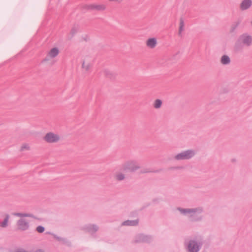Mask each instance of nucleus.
<instances>
[{"mask_svg": "<svg viewBox=\"0 0 252 252\" xmlns=\"http://www.w3.org/2000/svg\"><path fill=\"white\" fill-rule=\"evenodd\" d=\"M252 45V36L248 33H243L239 37L237 41L235 44V47L236 48H238L241 45L249 47L251 46Z\"/></svg>", "mask_w": 252, "mask_h": 252, "instance_id": "nucleus-1", "label": "nucleus"}, {"mask_svg": "<svg viewBox=\"0 0 252 252\" xmlns=\"http://www.w3.org/2000/svg\"><path fill=\"white\" fill-rule=\"evenodd\" d=\"M61 139V138L60 134L53 131L46 132L43 137V141L48 144L58 143Z\"/></svg>", "mask_w": 252, "mask_h": 252, "instance_id": "nucleus-2", "label": "nucleus"}, {"mask_svg": "<svg viewBox=\"0 0 252 252\" xmlns=\"http://www.w3.org/2000/svg\"><path fill=\"white\" fill-rule=\"evenodd\" d=\"M14 215L22 218L17 222L18 228L22 230L27 229L29 226V221L23 218V217H27L28 215L26 214L16 213L14 214Z\"/></svg>", "mask_w": 252, "mask_h": 252, "instance_id": "nucleus-3", "label": "nucleus"}, {"mask_svg": "<svg viewBox=\"0 0 252 252\" xmlns=\"http://www.w3.org/2000/svg\"><path fill=\"white\" fill-rule=\"evenodd\" d=\"M194 155L195 152L193 150H189L177 154L175 156V158L177 160L188 159L192 158Z\"/></svg>", "mask_w": 252, "mask_h": 252, "instance_id": "nucleus-4", "label": "nucleus"}, {"mask_svg": "<svg viewBox=\"0 0 252 252\" xmlns=\"http://www.w3.org/2000/svg\"><path fill=\"white\" fill-rule=\"evenodd\" d=\"M124 171H133L138 168V166L133 161H128L125 163L122 166Z\"/></svg>", "mask_w": 252, "mask_h": 252, "instance_id": "nucleus-5", "label": "nucleus"}, {"mask_svg": "<svg viewBox=\"0 0 252 252\" xmlns=\"http://www.w3.org/2000/svg\"><path fill=\"white\" fill-rule=\"evenodd\" d=\"M60 50L58 47H54L51 48L46 54V60L53 59L56 58L59 54Z\"/></svg>", "mask_w": 252, "mask_h": 252, "instance_id": "nucleus-6", "label": "nucleus"}, {"mask_svg": "<svg viewBox=\"0 0 252 252\" xmlns=\"http://www.w3.org/2000/svg\"><path fill=\"white\" fill-rule=\"evenodd\" d=\"M158 44L157 39L155 37H151L147 39L145 41V45L149 49L155 48Z\"/></svg>", "mask_w": 252, "mask_h": 252, "instance_id": "nucleus-7", "label": "nucleus"}, {"mask_svg": "<svg viewBox=\"0 0 252 252\" xmlns=\"http://www.w3.org/2000/svg\"><path fill=\"white\" fill-rule=\"evenodd\" d=\"M92 63L88 59H84L82 62L81 67L85 71H89L92 68Z\"/></svg>", "mask_w": 252, "mask_h": 252, "instance_id": "nucleus-8", "label": "nucleus"}, {"mask_svg": "<svg viewBox=\"0 0 252 252\" xmlns=\"http://www.w3.org/2000/svg\"><path fill=\"white\" fill-rule=\"evenodd\" d=\"M188 249L190 252H197L199 250V246L195 242L192 241L188 245Z\"/></svg>", "mask_w": 252, "mask_h": 252, "instance_id": "nucleus-9", "label": "nucleus"}, {"mask_svg": "<svg viewBox=\"0 0 252 252\" xmlns=\"http://www.w3.org/2000/svg\"><path fill=\"white\" fill-rule=\"evenodd\" d=\"M252 5L251 0H244L240 4V8L242 10H246L249 8Z\"/></svg>", "mask_w": 252, "mask_h": 252, "instance_id": "nucleus-10", "label": "nucleus"}, {"mask_svg": "<svg viewBox=\"0 0 252 252\" xmlns=\"http://www.w3.org/2000/svg\"><path fill=\"white\" fill-rule=\"evenodd\" d=\"M31 149V147L30 144L27 143H23L20 147L19 150L20 152H24L30 151Z\"/></svg>", "mask_w": 252, "mask_h": 252, "instance_id": "nucleus-11", "label": "nucleus"}, {"mask_svg": "<svg viewBox=\"0 0 252 252\" xmlns=\"http://www.w3.org/2000/svg\"><path fill=\"white\" fill-rule=\"evenodd\" d=\"M9 218L10 217L8 215H5L4 220L0 222V227L2 228L7 227L9 222Z\"/></svg>", "mask_w": 252, "mask_h": 252, "instance_id": "nucleus-12", "label": "nucleus"}, {"mask_svg": "<svg viewBox=\"0 0 252 252\" xmlns=\"http://www.w3.org/2000/svg\"><path fill=\"white\" fill-rule=\"evenodd\" d=\"M162 102L160 99H157L153 102V107L155 109H159L161 107Z\"/></svg>", "mask_w": 252, "mask_h": 252, "instance_id": "nucleus-13", "label": "nucleus"}, {"mask_svg": "<svg viewBox=\"0 0 252 252\" xmlns=\"http://www.w3.org/2000/svg\"><path fill=\"white\" fill-rule=\"evenodd\" d=\"M115 178L117 181H122L125 179V175L122 172H118L115 175Z\"/></svg>", "mask_w": 252, "mask_h": 252, "instance_id": "nucleus-14", "label": "nucleus"}, {"mask_svg": "<svg viewBox=\"0 0 252 252\" xmlns=\"http://www.w3.org/2000/svg\"><path fill=\"white\" fill-rule=\"evenodd\" d=\"M220 62L223 64H227L229 63L230 60L228 56L224 55L221 58Z\"/></svg>", "mask_w": 252, "mask_h": 252, "instance_id": "nucleus-15", "label": "nucleus"}, {"mask_svg": "<svg viewBox=\"0 0 252 252\" xmlns=\"http://www.w3.org/2000/svg\"><path fill=\"white\" fill-rule=\"evenodd\" d=\"M185 23L183 19H180L179 27V34H181L184 30Z\"/></svg>", "mask_w": 252, "mask_h": 252, "instance_id": "nucleus-16", "label": "nucleus"}, {"mask_svg": "<svg viewBox=\"0 0 252 252\" xmlns=\"http://www.w3.org/2000/svg\"><path fill=\"white\" fill-rule=\"evenodd\" d=\"M93 8L97 10H104L106 9V6L103 4H96L93 6Z\"/></svg>", "mask_w": 252, "mask_h": 252, "instance_id": "nucleus-17", "label": "nucleus"}, {"mask_svg": "<svg viewBox=\"0 0 252 252\" xmlns=\"http://www.w3.org/2000/svg\"><path fill=\"white\" fill-rule=\"evenodd\" d=\"M137 224V221H126L124 223V225H135Z\"/></svg>", "mask_w": 252, "mask_h": 252, "instance_id": "nucleus-18", "label": "nucleus"}, {"mask_svg": "<svg viewBox=\"0 0 252 252\" xmlns=\"http://www.w3.org/2000/svg\"><path fill=\"white\" fill-rule=\"evenodd\" d=\"M36 230L39 233H42L44 231V228L42 226H38L36 227Z\"/></svg>", "mask_w": 252, "mask_h": 252, "instance_id": "nucleus-19", "label": "nucleus"}, {"mask_svg": "<svg viewBox=\"0 0 252 252\" xmlns=\"http://www.w3.org/2000/svg\"><path fill=\"white\" fill-rule=\"evenodd\" d=\"M180 210L182 213H184V214L186 213L188 214H190L191 212L192 211V210H189H189L180 209Z\"/></svg>", "mask_w": 252, "mask_h": 252, "instance_id": "nucleus-20", "label": "nucleus"}, {"mask_svg": "<svg viewBox=\"0 0 252 252\" xmlns=\"http://www.w3.org/2000/svg\"><path fill=\"white\" fill-rule=\"evenodd\" d=\"M121 0H109L110 1H114V2H118L120 1Z\"/></svg>", "mask_w": 252, "mask_h": 252, "instance_id": "nucleus-21", "label": "nucleus"}, {"mask_svg": "<svg viewBox=\"0 0 252 252\" xmlns=\"http://www.w3.org/2000/svg\"><path fill=\"white\" fill-rule=\"evenodd\" d=\"M251 23H252V22H251Z\"/></svg>", "mask_w": 252, "mask_h": 252, "instance_id": "nucleus-22", "label": "nucleus"}]
</instances>
